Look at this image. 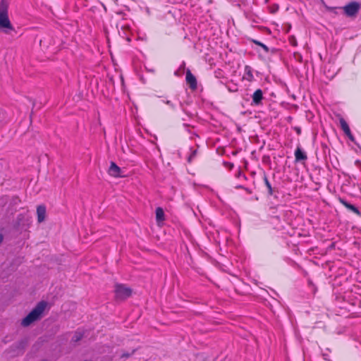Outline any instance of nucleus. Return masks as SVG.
<instances>
[{
    "label": "nucleus",
    "instance_id": "f257e3e1",
    "mask_svg": "<svg viewBox=\"0 0 361 361\" xmlns=\"http://www.w3.org/2000/svg\"><path fill=\"white\" fill-rule=\"evenodd\" d=\"M9 4L6 0L0 1V32L10 34L14 30L8 16Z\"/></svg>",
    "mask_w": 361,
    "mask_h": 361
},
{
    "label": "nucleus",
    "instance_id": "f03ea898",
    "mask_svg": "<svg viewBox=\"0 0 361 361\" xmlns=\"http://www.w3.org/2000/svg\"><path fill=\"white\" fill-rule=\"evenodd\" d=\"M47 304L45 301L38 302L35 307L22 320V326H28L34 322L39 319L47 307Z\"/></svg>",
    "mask_w": 361,
    "mask_h": 361
},
{
    "label": "nucleus",
    "instance_id": "7ed1b4c3",
    "mask_svg": "<svg viewBox=\"0 0 361 361\" xmlns=\"http://www.w3.org/2000/svg\"><path fill=\"white\" fill-rule=\"evenodd\" d=\"M114 291L115 297L118 300H125L130 297L132 293L131 288L123 284H116Z\"/></svg>",
    "mask_w": 361,
    "mask_h": 361
},
{
    "label": "nucleus",
    "instance_id": "20e7f679",
    "mask_svg": "<svg viewBox=\"0 0 361 361\" xmlns=\"http://www.w3.org/2000/svg\"><path fill=\"white\" fill-rule=\"evenodd\" d=\"M360 8L357 2L352 1L343 7L345 14L348 17L355 16Z\"/></svg>",
    "mask_w": 361,
    "mask_h": 361
},
{
    "label": "nucleus",
    "instance_id": "39448f33",
    "mask_svg": "<svg viewBox=\"0 0 361 361\" xmlns=\"http://www.w3.org/2000/svg\"><path fill=\"white\" fill-rule=\"evenodd\" d=\"M108 173L111 176L114 178H123L126 176L121 169L113 161L110 164Z\"/></svg>",
    "mask_w": 361,
    "mask_h": 361
},
{
    "label": "nucleus",
    "instance_id": "423d86ee",
    "mask_svg": "<svg viewBox=\"0 0 361 361\" xmlns=\"http://www.w3.org/2000/svg\"><path fill=\"white\" fill-rule=\"evenodd\" d=\"M339 123H340V126H341L342 130L343 131V133H345V135L349 138L350 140L354 142L355 137L353 135V134L351 133L350 127H349L348 124L347 123V122L345 121V120L343 118H341L339 119Z\"/></svg>",
    "mask_w": 361,
    "mask_h": 361
},
{
    "label": "nucleus",
    "instance_id": "0eeeda50",
    "mask_svg": "<svg viewBox=\"0 0 361 361\" xmlns=\"http://www.w3.org/2000/svg\"><path fill=\"white\" fill-rule=\"evenodd\" d=\"M185 80L192 90H195L197 88V83L196 78L189 69L186 71Z\"/></svg>",
    "mask_w": 361,
    "mask_h": 361
},
{
    "label": "nucleus",
    "instance_id": "6e6552de",
    "mask_svg": "<svg viewBox=\"0 0 361 361\" xmlns=\"http://www.w3.org/2000/svg\"><path fill=\"white\" fill-rule=\"evenodd\" d=\"M252 104L254 105H259L262 103V100L263 99V92L262 90L260 89H257L255 92L253 93L252 96Z\"/></svg>",
    "mask_w": 361,
    "mask_h": 361
},
{
    "label": "nucleus",
    "instance_id": "1a4fd4ad",
    "mask_svg": "<svg viewBox=\"0 0 361 361\" xmlns=\"http://www.w3.org/2000/svg\"><path fill=\"white\" fill-rule=\"evenodd\" d=\"M339 202L345 206L347 209L352 211L353 213L356 214L358 216H361V212L360 210L353 204H351L350 203L348 202L346 200H345L343 198H339Z\"/></svg>",
    "mask_w": 361,
    "mask_h": 361
},
{
    "label": "nucleus",
    "instance_id": "9d476101",
    "mask_svg": "<svg viewBox=\"0 0 361 361\" xmlns=\"http://www.w3.org/2000/svg\"><path fill=\"white\" fill-rule=\"evenodd\" d=\"M37 221L42 223L46 217V207L44 205H39L37 208Z\"/></svg>",
    "mask_w": 361,
    "mask_h": 361
},
{
    "label": "nucleus",
    "instance_id": "9b49d317",
    "mask_svg": "<svg viewBox=\"0 0 361 361\" xmlns=\"http://www.w3.org/2000/svg\"><path fill=\"white\" fill-rule=\"evenodd\" d=\"M253 70L250 66H245L244 70L243 79L249 82L254 80Z\"/></svg>",
    "mask_w": 361,
    "mask_h": 361
},
{
    "label": "nucleus",
    "instance_id": "f8f14e48",
    "mask_svg": "<svg viewBox=\"0 0 361 361\" xmlns=\"http://www.w3.org/2000/svg\"><path fill=\"white\" fill-rule=\"evenodd\" d=\"M295 157L296 161H305L307 159V157L305 152H303L300 147H298L295 152Z\"/></svg>",
    "mask_w": 361,
    "mask_h": 361
},
{
    "label": "nucleus",
    "instance_id": "ddd939ff",
    "mask_svg": "<svg viewBox=\"0 0 361 361\" xmlns=\"http://www.w3.org/2000/svg\"><path fill=\"white\" fill-rule=\"evenodd\" d=\"M155 213L157 221H162L164 220V212L162 208L157 207L156 209Z\"/></svg>",
    "mask_w": 361,
    "mask_h": 361
},
{
    "label": "nucleus",
    "instance_id": "4468645a",
    "mask_svg": "<svg viewBox=\"0 0 361 361\" xmlns=\"http://www.w3.org/2000/svg\"><path fill=\"white\" fill-rule=\"evenodd\" d=\"M83 337V333L80 331H75V334L72 338V341L76 343L82 339Z\"/></svg>",
    "mask_w": 361,
    "mask_h": 361
},
{
    "label": "nucleus",
    "instance_id": "2eb2a0df",
    "mask_svg": "<svg viewBox=\"0 0 361 361\" xmlns=\"http://www.w3.org/2000/svg\"><path fill=\"white\" fill-rule=\"evenodd\" d=\"M197 154V149H192L190 148V154L188 157V161L189 163L192 162V160L196 157Z\"/></svg>",
    "mask_w": 361,
    "mask_h": 361
},
{
    "label": "nucleus",
    "instance_id": "dca6fc26",
    "mask_svg": "<svg viewBox=\"0 0 361 361\" xmlns=\"http://www.w3.org/2000/svg\"><path fill=\"white\" fill-rule=\"evenodd\" d=\"M264 181L265 185L267 186V188L268 189L269 194L270 195H271L273 194V189H272L271 183H269V180L266 176H264Z\"/></svg>",
    "mask_w": 361,
    "mask_h": 361
},
{
    "label": "nucleus",
    "instance_id": "f3484780",
    "mask_svg": "<svg viewBox=\"0 0 361 361\" xmlns=\"http://www.w3.org/2000/svg\"><path fill=\"white\" fill-rule=\"evenodd\" d=\"M279 6L276 4H271L268 6L269 11L271 13H275L278 11Z\"/></svg>",
    "mask_w": 361,
    "mask_h": 361
},
{
    "label": "nucleus",
    "instance_id": "a211bd4d",
    "mask_svg": "<svg viewBox=\"0 0 361 361\" xmlns=\"http://www.w3.org/2000/svg\"><path fill=\"white\" fill-rule=\"evenodd\" d=\"M288 42L293 47H296L298 44L296 38L293 35L288 37Z\"/></svg>",
    "mask_w": 361,
    "mask_h": 361
},
{
    "label": "nucleus",
    "instance_id": "6ab92c4d",
    "mask_svg": "<svg viewBox=\"0 0 361 361\" xmlns=\"http://www.w3.org/2000/svg\"><path fill=\"white\" fill-rule=\"evenodd\" d=\"M185 68V63L183 61L181 64L180 65L179 69L175 72L176 75H179V71H183Z\"/></svg>",
    "mask_w": 361,
    "mask_h": 361
},
{
    "label": "nucleus",
    "instance_id": "aec40b11",
    "mask_svg": "<svg viewBox=\"0 0 361 361\" xmlns=\"http://www.w3.org/2000/svg\"><path fill=\"white\" fill-rule=\"evenodd\" d=\"M259 47H261L264 49L265 53H268L269 52V47L266 44L262 43Z\"/></svg>",
    "mask_w": 361,
    "mask_h": 361
},
{
    "label": "nucleus",
    "instance_id": "412c9836",
    "mask_svg": "<svg viewBox=\"0 0 361 361\" xmlns=\"http://www.w3.org/2000/svg\"><path fill=\"white\" fill-rule=\"evenodd\" d=\"M253 42L258 46H260V44L262 43L258 40H253Z\"/></svg>",
    "mask_w": 361,
    "mask_h": 361
},
{
    "label": "nucleus",
    "instance_id": "4be33fe9",
    "mask_svg": "<svg viewBox=\"0 0 361 361\" xmlns=\"http://www.w3.org/2000/svg\"><path fill=\"white\" fill-rule=\"evenodd\" d=\"M166 104H168V105H169V106H171L172 108H173V107H174V106H173V104H172V103L171 102V101H169V100L166 101Z\"/></svg>",
    "mask_w": 361,
    "mask_h": 361
},
{
    "label": "nucleus",
    "instance_id": "5701e85b",
    "mask_svg": "<svg viewBox=\"0 0 361 361\" xmlns=\"http://www.w3.org/2000/svg\"><path fill=\"white\" fill-rule=\"evenodd\" d=\"M3 239H4L3 235L1 234H0V244L2 243Z\"/></svg>",
    "mask_w": 361,
    "mask_h": 361
},
{
    "label": "nucleus",
    "instance_id": "b1692460",
    "mask_svg": "<svg viewBox=\"0 0 361 361\" xmlns=\"http://www.w3.org/2000/svg\"><path fill=\"white\" fill-rule=\"evenodd\" d=\"M297 133H300V130L299 128L297 130Z\"/></svg>",
    "mask_w": 361,
    "mask_h": 361
},
{
    "label": "nucleus",
    "instance_id": "393cba45",
    "mask_svg": "<svg viewBox=\"0 0 361 361\" xmlns=\"http://www.w3.org/2000/svg\"><path fill=\"white\" fill-rule=\"evenodd\" d=\"M245 190H246L247 192H250V190H249V189H247V188H245Z\"/></svg>",
    "mask_w": 361,
    "mask_h": 361
},
{
    "label": "nucleus",
    "instance_id": "a878e982",
    "mask_svg": "<svg viewBox=\"0 0 361 361\" xmlns=\"http://www.w3.org/2000/svg\"><path fill=\"white\" fill-rule=\"evenodd\" d=\"M269 0H265V2L266 3H268Z\"/></svg>",
    "mask_w": 361,
    "mask_h": 361
}]
</instances>
